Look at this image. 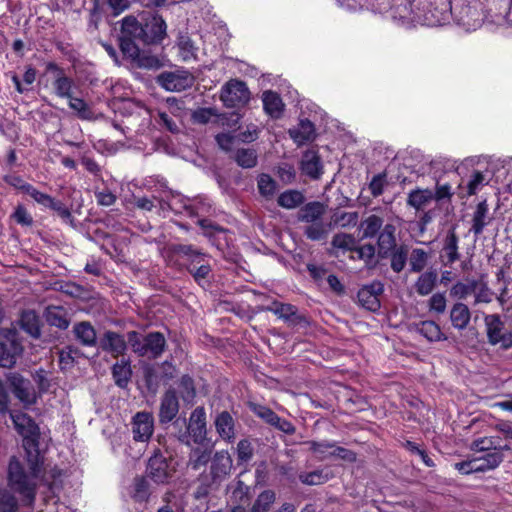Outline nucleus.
I'll list each match as a JSON object with an SVG mask.
<instances>
[{
	"label": "nucleus",
	"mask_w": 512,
	"mask_h": 512,
	"mask_svg": "<svg viewBox=\"0 0 512 512\" xmlns=\"http://www.w3.org/2000/svg\"><path fill=\"white\" fill-rule=\"evenodd\" d=\"M264 111L272 118H279L282 115L284 104L281 97L274 91L267 90L262 94Z\"/></svg>",
	"instance_id": "25"
},
{
	"label": "nucleus",
	"mask_w": 512,
	"mask_h": 512,
	"mask_svg": "<svg viewBox=\"0 0 512 512\" xmlns=\"http://www.w3.org/2000/svg\"><path fill=\"white\" fill-rule=\"evenodd\" d=\"M48 70L53 71L55 73L53 88L56 95L60 98L69 99L72 96V89L74 86L73 80L67 77L64 74L63 70L53 63H50L48 65Z\"/></svg>",
	"instance_id": "19"
},
{
	"label": "nucleus",
	"mask_w": 512,
	"mask_h": 512,
	"mask_svg": "<svg viewBox=\"0 0 512 512\" xmlns=\"http://www.w3.org/2000/svg\"><path fill=\"white\" fill-rule=\"evenodd\" d=\"M9 414L14 428L24 438V446L32 445L35 451L37 445L32 438L37 435L38 427L34 420L22 412L10 411Z\"/></svg>",
	"instance_id": "11"
},
{
	"label": "nucleus",
	"mask_w": 512,
	"mask_h": 512,
	"mask_svg": "<svg viewBox=\"0 0 512 512\" xmlns=\"http://www.w3.org/2000/svg\"><path fill=\"white\" fill-rule=\"evenodd\" d=\"M437 279L436 270H428L422 273L415 282V291L421 296L430 294L437 283Z\"/></svg>",
	"instance_id": "29"
},
{
	"label": "nucleus",
	"mask_w": 512,
	"mask_h": 512,
	"mask_svg": "<svg viewBox=\"0 0 512 512\" xmlns=\"http://www.w3.org/2000/svg\"><path fill=\"white\" fill-rule=\"evenodd\" d=\"M384 286L381 282L375 281L362 287L357 294L358 301L362 307L370 311L380 308L379 296L383 293Z\"/></svg>",
	"instance_id": "15"
},
{
	"label": "nucleus",
	"mask_w": 512,
	"mask_h": 512,
	"mask_svg": "<svg viewBox=\"0 0 512 512\" xmlns=\"http://www.w3.org/2000/svg\"><path fill=\"white\" fill-rule=\"evenodd\" d=\"M143 25L133 17H125L122 21V32L133 40H140L143 35Z\"/></svg>",
	"instance_id": "43"
},
{
	"label": "nucleus",
	"mask_w": 512,
	"mask_h": 512,
	"mask_svg": "<svg viewBox=\"0 0 512 512\" xmlns=\"http://www.w3.org/2000/svg\"><path fill=\"white\" fill-rule=\"evenodd\" d=\"M148 483L144 478H135L133 483L132 497L135 501L144 502L149 497Z\"/></svg>",
	"instance_id": "56"
},
{
	"label": "nucleus",
	"mask_w": 512,
	"mask_h": 512,
	"mask_svg": "<svg viewBox=\"0 0 512 512\" xmlns=\"http://www.w3.org/2000/svg\"><path fill=\"white\" fill-rule=\"evenodd\" d=\"M489 180L481 171H473L467 182L459 184V189H466L465 196L475 195L480 189L487 185Z\"/></svg>",
	"instance_id": "34"
},
{
	"label": "nucleus",
	"mask_w": 512,
	"mask_h": 512,
	"mask_svg": "<svg viewBox=\"0 0 512 512\" xmlns=\"http://www.w3.org/2000/svg\"><path fill=\"white\" fill-rule=\"evenodd\" d=\"M29 472H26L20 461L12 458L8 466V482L10 488L18 493L25 505L31 506L36 495V478L40 472L41 462L38 449L28 452Z\"/></svg>",
	"instance_id": "2"
},
{
	"label": "nucleus",
	"mask_w": 512,
	"mask_h": 512,
	"mask_svg": "<svg viewBox=\"0 0 512 512\" xmlns=\"http://www.w3.org/2000/svg\"><path fill=\"white\" fill-rule=\"evenodd\" d=\"M177 201H181V203H183V208L191 217H202L208 215L212 209V206L207 198L197 197L194 199H189L181 195H172L170 201L167 202L166 205L172 211H179L175 205Z\"/></svg>",
	"instance_id": "9"
},
{
	"label": "nucleus",
	"mask_w": 512,
	"mask_h": 512,
	"mask_svg": "<svg viewBox=\"0 0 512 512\" xmlns=\"http://www.w3.org/2000/svg\"><path fill=\"white\" fill-rule=\"evenodd\" d=\"M325 212L324 205L320 202H310L301 208L298 219L305 223H314L320 221Z\"/></svg>",
	"instance_id": "32"
},
{
	"label": "nucleus",
	"mask_w": 512,
	"mask_h": 512,
	"mask_svg": "<svg viewBox=\"0 0 512 512\" xmlns=\"http://www.w3.org/2000/svg\"><path fill=\"white\" fill-rule=\"evenodd\" d=\"M474 460L479 465V471L485 472L497 468L503 461V454L501 450L491 451L482 457H475Z\"/></svg>",
	"instance_id": "37"
},
{
	"label": "nucleus",
	"mask_w": 512,
	"mask_h": 512,
	"mask_svg": "<svg viewBox=\"0 0 512 512\" xmlns=\"http://www.w3.org/2000/svg\"><path fill=\"white\" fill-rule=\"evenodd\" d=\"M156 122L167 131L175 134L179 132L180 116L172 111H158Z\"/></svg>",
	"instance_id": "38"
},
{
	"label": "nucleus",
	"mask_w": 512,
	"mask_h": 512,
	"mask_svg": "<svg viewBox=\"0 0 512 512\" xmlns=\"http://www.w3.org/2000/svg\"><path fill=\"white\" fill-rule=\"evenodd\" d=\"M250 487L244 484L242 481H238L233 488L231 498L235 502H245L249 498Z\"/></svg>",
	"instance_id": "63"
},
{
	"label": "nucleus",
	"mask_w": 512,
	"mask_h": 512,
	"mask_svg": "<svg viewBox=\"0 0 512 512\" xmlns=\"http://www.w3.org/2000/svg\"><path fill=\"white\" fill-rule=\"evenodd\" d=\"M267 310L285 321L291 320L297 313V308L294 305L280 302H274Z\"/></svg>",
	"instance_id": "46"
},
{
	"label": "nucleus",
	"mask_w": 512,
	"mask_h": 512,
	"mask_svg": "<svg viewBox=\"0 0 512 512\" xmlns=\"http://www.w3.org/2000/svg\"><path fill=\"white\" fill-rule=\"evenodd\" d=\"M76 339L84 346H94L96 344V331L89 322H80L73 328Z\"/></svg>",
	"instance_id": "28"
},
{
	"label": "nucleus",
	"mask_w": 512,
	"mask_h": 512,
	"mask_svg": "<svg viewBox=\"0 0 512 512\" xmlns=\"http://www.w3.org/2000/svg\"><path fill=\"white\" fill-rule=\"evenodd\" d=\"M179 393L183 401L191 403L195 397V387L191 377L184 375L180 379Z\"/></svg>",
	"instance_id": "51"
},
{
	"label": "nucleus",
	"mask_w": 512,
	"mask_h": 512,
	"mask_svg": "<svg viewBox=\"0 0 512 512\" xmlns=\"http://www.w3.org/2000/svg\"><path fill=\"white\" fill-rule=\"evenodd\" d=\"M434 200V192L430 189H414L409 192L407 205L417 211L426 209Z\"/></svg>",
	"instance_id": "23"
},
{
	"label": "nucleus",
	"mask_w": 512,
	"mask_h": 512,
	"mask_svg": "<svg viewBox=\"0 0 512 512\" xmlns=\"http://www.w3.org/2000/svg\"><path fill=\"white\" fill-rule=\"evenodd\" d=\"M334 248L350 251L356 247V239L353 235L347 233H338L332 239Z\"/></svg>",
	"instance_id": "53"
},
{
	"label": "nucleus",
	"mask_w": 512,
	"mask_h": 512,
	"mask_svg": "<svg viewBox=\"0 0 512 512\" xmlns=\"http://www.w3.org/2000/svg\"><path fill=\"white\" fill-rule=\"evenodd\" d=\"M166 23L163 18L153 14L143 25V35L141 41L144 44L161 42L166 36Z\"/></svg>",
	"instance_id": "13"
},
{
	"label": "nucleus",
	"mask_w": 512,
	"mask_h": 512,
	"mask_svg": "<svg viewBox=\"0 0 512 512\" xmlns=\"http://www.w3.org/2000/svg\"><path fill=\"white\" fill-rule=\"evenodd\" d=\"M416 330L431 342L446 340L439 325L434 321H422L416 326Z\"/></svg>",
	"instance_id": "35"
},
{
	"label": "nucleus",
	"mask_w": 512,
	"mask_h": 512,
	"mask_svg": "<svg viewBox=\"0 0 512 512\" xmlns=\"http://www.w3.org/2000/svg\"><path fill=\"white\" fill-rule=\"evenodd\" d=\"M396 227L393 224H386L378 233V251L381 257H387L389 253L398 247L395 237Z\"/></svg>",
	"instance_id": "20"
},
{
	"label": "nucleus",
	"mask_w": 512,
	"mask_h": 512,
	"mask_svg": "<svg viewBox=\"0 0 512 512\" xmlns=\"http://www.w3.org/2000/svg\"><path fill=\"white\" fill-rule=\"evenodd\" d=\"M388 256L391 259V269L396 273H400L405 268L407 262L408 248L405 245H400L393 249Z\"/></svg>",
	"instance_id": "41"
},
{
	"label": "nucleus",
	"mask_w": 512,
	"mask_h": 512,
	"mask_svg": "<svg viewBox=\"0 0 512 512\" xmlns=\"http://www.w3.org/2000/svg\"><path fill=\"white\" fill-rule=\"evenodd\" d=\"M471 319V313L467 305L458 302L453 305L450 311V320L452 326L458 330H464Z\"/></svg>",
	"instance_id": "26"
},
{
	"label": "nucleus",
	"mask_w": 512,
	"mask_h": 512,
	"mask_svg": "<svg viewBox=\"0 0 512 512\" xmlns=\"http://www.w3.org/2000/svg\"><path fill=\"white\" fill-rule=\"evenodd\" d=\"M7 380L15 397L25 406H30L36 402V392L28 379H25L17 373H10Z\"/></svg>",
	"instance_id": "10"
},
{
	"label": "nucleus",
	"mask_w": 512,
	"mask_h": 512,
	"mask_svg": "<svg viewBox=\"0 0 512 512\" xmlns=\"http://www.w3.org/2000/svg\"><path fill=\"white\" fill-rule=\"evenodd\" d=\"M304 202V196L296 190H288L281 193L278 197L279 206L286 209H293Z\"/></svg>",
	"instance_id": "42"
},
{
	"label": "nucleus",
	"mask_w": 512,
	"mask_h": 512,
	"mask_svg": "<svg viewBox=\"0 0 512 512\" xmlns=\"http://www.w3.org/2000/svg\"><path fill=\"white\" fill-rule=\"evenodd\" d=\"M69 107L77 112L78 116L81 119H91L93 117V112L88 106V104L80 98H76L71 96L69 98Z\"/></svg>",
	"instance_id": "55"
},
{
	"label": "nucleus",
	"mask_w": 512,
	"mask_h": 512,
	"mask_svg": "<svg viewBox=\"0 0 512 512\" xmlns=\"http://www.w3.org/2000/svg\"><path fill=\"white\" fill-rule=\"evenodd\" d=\"M460 16L457 18V22L465 30H476L482 24V19L476 9L469 6L463 7L460 12Z\"/></svg>",
	"instance_id": "31"
},
{
	"label": "nucleus",
	"mask_w": 512,
	"mask_h": 512,
	"mask_svg": "<svg viewBox=\"0 0 512 512\" xmlns=\"http://www.w3.org/2000/svg\"><path fill=\"white\" fill-rule=\"evenodd\" d=\"M257 187L262 196L270 198L275 194L277 185L270 175L262 173L258 176Z\"/></svg>",
	"instance_id": "45"
},
{
	"label": "nucleus",
	"mask_w": 512,
	"mask_h": 512,
	"mask_svg": "<svg viewBox=\"0 0 512 512\" xmlns=\"http://www.w3.org/2000/svg\"><path fill=\"white\" fill-rule=\"evenodd\" d=\"M21 328L32 337L40 336L39 319L35 312L25 311L21 314L20 318Z\"/></svg>",
	"instance_id": "39"
},
{
	"label": "nucleus",
	"mask_w": 512,
	"mask_h": 512,
	"mask_svg": "<svg viewBox=\"0 0 512 512\" xmlns=\"http://www.w3.org/2000/svg\"><path fill=\"white\" fill-rule=\"evenodd\" d=\"M383 226V219L377 215H370L360 223L362 238H373Z\"/></svg>",
	"instance_id": "36"
},
{
	"label": "nucleus",
	"mask_w": 512,
	"mask_h": 512,
	"mask_svg": "<svg viewBox=\"0 0 512 512\" xmlns=\"http://www.w3.org/2000/svg\"><path fill=\"white\" fill-rule=\"evenodd\" d=\"M158 83L167 91H183L193 84V77L187 71L162 73Z\"/></svg>",
	"instance_id": "14"
},
{
	"label": "nucleus",
	"mask_w": 512,
	"mask_h": 512,
	"mask_svg": "<svg viewBox=\"0 0 512 512\" xmlns=\"http://www.w3.org/2000/svg\"><path fill=\"white\" fill-rule=\"evenodd\" d=\"M220 99L226 107H239L249 101L250 92L244 82L234 79L222 87Z\"/></svg>",
	"instance_id": "7"
},
{
	"label": "nucleus",
	"mask_w": 512,
	"mask_h": 512,
	"mask_svg": "<svg viewBox=\"0 0 512 512\" xmlns=\"http://www.w3.org/2000/svg\"><path fill=\"white\" fill-rule=\"evenodd\" d=\"M215 428L219 436L231 443L235 439V423L232 416L224 411L215 419Z\"/></svg>",
	"instance_id": "22"
},
{
	"label": "nucleus",
	"mask_w": 512,
	"mask_h": 512,
	"mask_svg": "<svg viewBox=\"0 0 512 512\" xmlns=\"http://www.w3.org/2000/svg\"><path fill=\"white\" fill-rule=\"evenodd\" d=\"M309 445L310 450L321 460L331 457L329 451L333 450V441H309L306 443Z\"/></svg>",
	"instance_id": "49"
},
{
	"label": "nucleus",
	"mask_w": 512,
	"mask_h": 512,
	"mask_svg": "<svg viewBox=\"0 0 512 512\" xmlns=\"http://www.w3.org/2000/svg\"><path fill=\"white\" fill-rule=\"evenodd\" d=\"M3 179L7 184L14 187L15 189L22 191L25 194H27L30 187L32 186L31 184L27 183L21 176L16 174L5 175Z\"/></svg>",
	"instance_id": "59"
},
{
	"label": "nucleus",
	"mask_w": 512,
	"mask_h": 512,
	"mask_svg": "<svg viewBox=\"0 0 512 512\" xmlns=\"http://www.w3.org/2000/svg\"><path fill=\"white\" fill-rule=\"evenodd\" d=\"M484 325L489 344L499 345L504 350L512 347V330L506 329L499 314L485 315Z\"/></svg>",
	"instance_id": "5"
},
{
	"label": "nucleus",
	"mask_w": 512,
	"mask_h": 512,
	"mask_svg": "<svg viewBox=\"0 0 512 512\" xmlns=\"http://www.w3.org/2000/svg\"><path fill=\"white\" fill-rule=\"evenodd\" d=\"M443 251L447 258V264H453L459 260L458 237L456 235L455 228H452L447 232L443 243Z\"/></svg>",
	"instance_id": "33"
},
{
	"label": "nucleus",
	"mask_w": 512,
	"mask_h": 512,
	"mask_svg": "<svg viewBox=\"0 0 512 512\" xmlns=\"http://www.w3.org/2000/svg\"><path fill=\"white\" fill-rule=\"evenodd\" d=\"M127 337L132 350L139 356L158 358L166 347L165 337L160 332L142 335L136 331H131Z\"/></svg>",
	"instance_id": "4"
},
{
	"label": "nucleus",
	"mask_w": 512,
	"mask_h": 512,
	"mask_svg": "<svg viewBox=\"0 0 512 512\" xmlns=\"http://www.w3.org/2000/svg\"><path fill=\"white\" fill-rule=\"evenodd\" d=\"M299 479L302 483L307 485H319L326 481V477L323 475L322 471L301 473Z\"/></svg>",
	"instance_id": "60"
},
{
	"label": "nucleus",
	"mask_w": 512,
	"mask_h": 512,
	"mask_svg": "<svg viewBox=\"0 0 512 512\" xmlns=\"http://www.w3.org/2000/svg\"><path fill=\"white\" fill-rule=\"evenodd\" d=\"M175 472L172 462L162 454H154L148 461L147 476L157 484L167 483Z\"/></svg>",
	"instance_id": "8"
},
{
	"label": "nucleus",
	"mask_w": 512,
	"mask_h": 512,
	"mask_svg": "<svg viewBox=\"0 0 512 512\" xmlns=\"http://www.w3.org/2000/svg\"><path fill=\"white\" fill-rule=\"evenodd\" d=\"M289 135L293 141L300 146L314 139L315 128L311 121L302 119L297 127L289 129Z\"/></svg>",
	"instance_id": "21"
},
{
	"label": "nucleus",
	"mask_w": 512,
	"mask_h": 512,
	"mask_svg": "<svg viewBox=\"0 0 512 512\" xmlns=\"http://www.w3.org/2000/svg\"><path fill=\"white\" fill-rule=\"evenodd\" d=\"M471 450L476 452L498 451V442L494 437H481L474 440L471 444Z\"/></svg>",
	"instance_id": "52"
},
{
	"label": "nucleus",
	"mask_w": 512,
	"mask_h": 512,
	"mask_svg": "<svg viewBox=\"0 0 512 512\" xmlns=\"http://www.w3.org/2000/svg\"><path fill=\"white\" fill-rule=\"evenodd\" d=\"M179 412V402L174 390H167L163 395L159 409V421L161 424L171 422Z\"/></svg>",
	"instance_id": "17"
},
{
	"label": "nucleus",
	"mask_w": 512,
	"mask_h": 512,
	"mask_svg": "<svg viewBox=\"0 0 512 512\" xmlns=\"http://www.w3.org/2000/svg\"><path fill=\"white\" fill-rule=\"evenodd\" d=\"M211 475L214 481H221L232 469V458L228 451H217L211 459Z\"/></svg>",
	"instance_id": "16"
},
{
	"label": "nucleus",
	"mask_w": 512,
	"mask_h": 512,
	"mask_svg": "<svg viewBox=\"0 0 512 512\" xmlns=\"http://www.w3.org/2000/svg\"><path fill=\"white\" fill-rule=\"evenodd\" d=\"M429 309L439 314L446 309V297L444 293H435L429 299Z\"/></svg>",
	"instance_id": "64"
},
{
	"label": "nucleus",
	"mask_w": 512,
	"mask_h": 512,
	"mask_svg": "<svg viewBox=\"0 0 512 512\" xmlns=\"http://www.w3.org/2000/svg\"><path fill=\"white\" fill-rule=\"evenodd\" d=\"M206 434V412L203 407H197L190 415L186 431L180 432L178 439L186 445H190L191 441L195 444H202L206 439Z\"/></svg>",
	"instance_id": "6"
},
{
	"label": "nucleus",
	"mask_w": 512,
	"mask_h": 512,
	"mask_svg": "<svg viewBox=\"0 0 512 512\" xmlns=\"http://www.w3.org/2000/svg\"><path fill=\"white\" fill-rule=\"evenodd\" d=\"M173 251L184 261L186 269L199 285L204 286L209 282L212 271L209 255L192 245H176Z\"/></svg>",
	"instance_id": "3"
},
{
	"label": "nucleus",
	"mask_w": 512,
	"mask_h": 512,
	"mask_svg": "<svg viewBox=\"0 0 512 512\" xmlns=\"http://www.w3.org/2000/svg\"><path fill=\"white\" fill-rule=\"evenodd\" d=\"M329 228L330 225H326L322 221H318L310 223V225L305 228L304 233L308 239L318 241L326 237Z\"/></svg>",
	"instance_id": "48"
},
{
	"label": "nucleus",
	"mask_w": 512,
	"mask_h": 512,
	"mask_svg": "<svg viewBox=\"0 0 512 512\" xmlns=\"http://www.w3.org/2000/svg\"><path fill=\"white\" fill-rule=\"evenodd\" d=\"M16 510V498L9 491L0 490V512H15Z\"/></svg>",
	"instance_id": "57"
},
{
	"label": "nucleus",
	"mask_w": 512,
	"mask_h": 512,
	"mask_svg": "<svg viewBox=\"0 0 512 512\" xmlns=\"http://www.w3.org/2000/svg\"><path fill=\"white\" fill-rule=\"evenodd\" d=\"M359 220V213L356 211L352 212H337L332 216V222L342 228L354 227L357 225Z\"/></svg>",
	"instance_id": "44"
},
{
	"label": "nucleus",
	"mask_w": 512,
	"mask_h": 512,
	"mask_svg": "<svg viewBox=\"0 0 512 512\" xmlns=\"http://www.w3.org/2000/svg\"><path fill=\"white\" fill-rule=\"evenodd\" d=\"M235 160L243 168H252L257 164V154L253 149H239Z\"/></svg>",
	"instance_id": "50"
},
{
	"label": "nucleus",
	"mask_w": 512,
	"mask_h": 512,
	"mask_svg": "<svg viewBox=\"0 0 512 512\" xmlns=\"http://www.w3.org/2000/svg\"><path fill=\"white\" fill-rule=\"evenodd\" d=\"M488 212L489 208L486 200L479 202L472 217L471 231L475 235L481 234L488 224Z\"/></svg>",
	"instance_id": "30"
},
{
	"label": "nucleus",
	"mask_w": 512,
	"mask_h": 512,
	"mask_svg": "<svg viewBox=\"0 0 512 512\" xmlns=\"http://www.w3.org/2000/svg\"><path fill=\"white\" fill-rule=\"evenodd\" d=\"M100 347L103 351L109 352L113 357H118L126 351L127 342L119 333L107 331L100 339Z\"/></svg>",
	"instance_id": "18"
},
{
	"label": "nucleus",
	"mask_w": 512,
	"mask_h": 512,
	"mask_svg": "<svg viewBox=\"0 0 512 512\" xmlns=\"http://www.w3.org/2000/svg\"><path fill=\"white\" fill-rule=\"evenodd\" d=\"M253 412L270 425L274 424L275 420H278V415L266 406L254 405Z\"/></svg>",
	"instance_id": "61"
},
{
	"label": "nucleus",
	"mask_w": 512,
	"mask_h": 512,
	"mask_svg": "<svg viewBox=\"0 0 512 512\" xmlns=\"http://www.w3.org/2000/svg\"><path fill=\"white\" fill-rule=\"evenodd\" d=\"M253 456V447L249 440L242 439L237 444V458L240 462H248Z\"/></svg>",
	"instance_id": "58"
},
{
	"label": "nucleus",
	"mask_w": 512,
	"mask_h": 512,
	"mask_svg": "<svg viewBox=\"0 0 512 512\" xmlns=\"http://www.w3.org/2000/svg\"><path fill=\"white\" fill-rule=\"evenodd\" d=\"M428 259L426 251L420 248L413 249L409 261L411 271L421 272L426 267Z\"/></svg>",
	"instance_id": "47"
},
{
	"label": "nucleus",
	"mask_w": 512,
	"mask_h": 512,
	"mask_svg": "<svg viewBox=\"0 0 512 512\" xmlns=\"http://www.w3.org/2000/svg\"><path fill=\"white\" fill-rule=\"evenodd\" d=\"M113 377L115 383L119 387H125L130 380L131 377V367L128 361L122 360L121 362H117L114 364L112 368Z\"/></svg>",
	"instance_id": "40"
},
{
	"label": "nucleus",
	"mask_w": 512,
	"mask_h": 512,
	"mask_svg": "<svg viewBox=\"0 0 512 512\" xmlns=\"http://www.w3.org/2000/svg\"><path fill=\"white\" fill-rule=\"evenodd\" d=\"M331 457L341 459L347 462H354L356 460V454L344 447L336 446L335 442H333V450L329 451Z\"/></svg>",
	"instance_id": "62"
},
{
	"label": "nucleus",
	"mask_w": 512,
	"mask_h": 512,
	"mask_svg": "<svg viewBox=\"0 0 512 512\" xmlns=\"http://www.w3.org/2000/svg\"><path fill=\"white\" fill-rule=\"evenodd\" d=\"M451 15L449 0H412L409 6L397 7L393 17H399L402 23L435 27L449 22Z\"/></svg>",
	"instance_id": "1"
},
{
	"label": "nucleus",
	"mask_w": 512,
	"mask_h": 512,
	"mask_svg": "<svg viewBox=\"0 0 512 512\" xmlns=\"http://www.w3.org/2000/svg\"><path fill=\"white\" fill-rule=\"evenodd\" d=\"M133 439L137 442H148L154 432V418L151 413L138 412L131 421Z\"/></svg>",
	"instance_id": "12"
},
{
	"label": "nucleus",
	"mask_w": 512,
	"mask_h": 512,
	"mask_svg": "<svg viewBox=\"0 0 512 512\" xmlns=\"http://www.w3.org/2000/svg\"><path fill=\"white\" fill-rule=\"evenodd\" d=\"M20 344L14 340L0 343V366L10 368L16 363L17 356L21 353Z\"/></svg>",
	"instance_id": "24"
},
{
	"label": "nucleus",
	"mask_w": 512,
	"mask_h": 512,
	"mask_svg": "<svg viewBox=\"0 0 512 512\" xmlns=\"http://www.w3.org/2000/svg\"><path fill=\"white\" fill-rule=\"evenodd\" d=\"M301 170L311 178H318L322 173L320 158L315 151L304 153L301 161Z\"/></svg>",
	"instance_id": "27"
},
{
	"label": "nucleus",
	"mask_w": 512,
	"mask_h": 512,
	"mask_svg": "<svg viewBox=\"0 0 512 512\" xmlns=\"http://www.w3.org/2000/svg\"><path fill=\"white\" fill-rule=\"evenodd\" d=\"M210 458L211 456L209 451L196 448L192 450L190 454L189 465L192 469L198 470L205 466L209 462Z\"/></svg>",
	"instance_id": "54"
}]
</instances>
